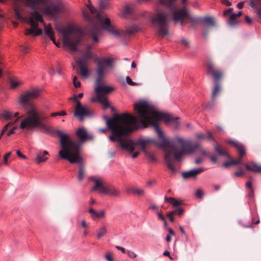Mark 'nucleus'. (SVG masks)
<instances>
[{"instance_id": "nucleus-25", "label": "nucleus", "mask_w": 261, "mask_h": 261, "mask_svg": "<svg viewBox=\"0 0 261 261\" xmlns=\"http://www.w3.org/2000/svg\"><path fill=\"white\" fill-rule=\"evenodd\" d=\"M44 27L45 34L50 38L52 41H55L54 33L50 25L44 24Z\"/></svg>"}, {"instance_id": "nucleus-62", "label": "nucleus", "mask_w": 261, "mask_h": 261, "mask_svg": "<svg viewBox=\"0 0 261 261\" xmlns=\"http://www.w3.org/2000/svg\"><path fill=\"white\" fill-rule=\"evenodd\" d=\"M28 48L27 46H23L22 49H21V51L24 53V54H26L28 52Z\"/></svg>"}, {"instance_id": "nucleus-44", "label": "nucleus", "mask_w": 261, "mask_h": 261, "mask_svg": "<svg viewBox=\"0 0 261 261\" xmlns=\"http://www.w3.org/2000/svg\"><path fill=\"white\" fill-rule=\"evenodd\" d=\"M126 253L127 254L128 256L130 258H136L137 256V254L135 252L131 251L130 250H127L126 251Z\"/></svg>"}, {"instance_id": "nucleus-22", "label": "nucleus", "mask_w": 261, "mask_h": 261, "mask_svg": "<svg viewBox=\"0 0 261 261\" xmlns=\"http://www.w3.org/2000/svg\"><path fill=\"white\" fill-rule=\"evenodd\" d=\"M175 0H160V2L161 4L166 6L168 8H169L171 10V11L173 15V8L176 10H178L177 9L176 6L175 5L174 2Z\"/></svg>"}, {"instance_id": "nucleus-59", "label": "nucleus", "mask_w": 261, "mask_h": 261, "mask_svg": "<svg viewBox=\"0 0 261 261\" xmlns=\"http://www.w3.org/2000/svg\"><path fill=\"white\" fill-rule=\"evenodd\" d=\"M231 165L230 161L229 162H226L223 164V166L225 167H229Z\"/></svg>"}, {"instance_id": "nucleus-47", "label": "nucleus", "mask_w": 261, "mask_h": 261, "mask_svg": "<svg viewBox=\"0 0 261 261\" xmlns=\"http://www.w3.org/2000/svg\"><path fill=\"white\" fill-rule=\"evenodd\" d=\"M246 187L250 189V191L253 193L254 191L252 187V183L250 181H248L246 184Z\"/></svg>"}, {"instance_id": "nucleus-23", "label": "nucleus", "mask_w": 261, "mask_h": 261, "mask_svg": "<svg viewBox=\"0 0 261 261\" xmlns=\"http://www.w3.org/2000/svg\"><path fill=\"white\" fill-rule=\"evenodd\" d=\"M165 201L166 202L171 203L174 208L179 207L180 205L182 204L181 201H179L173 197H165Z\"/></svg>"}, {"instance_id": "nucleus-53", "label": "nucleus", "mask_w": 261, "mask_h": 261, "mask_svg": "<svg viewBox=\"0 0 261 261\" xmlns=\"http://www.w3.org/2000/svg\"><path fill=\"white\" fill-rule=\"evenodd\" d=\"M245 19L246 22L248 24H251L252 22V19L251 18L249 17L248 15H246L245 17Z\"/></svg>"}, {"instance_id": "nucleus-7", "label": "nucleus", "mask_w": 261, "mask_h": 261, "mask_svg": "<svg viewBox=\"0 0 261 261\" xmlns=\"http://www.w3.org/2000/svg\"><path fill=\"white\" fill-rule=\"evenodd\" d=\"M64 38V44L72 51H77V45L82 39V30L75 27L68 25L65 28L58 30Z\"/></svg>"}, {"instance_id": "nucleus-33", "label": "nucleus", "mask_w": 261, "mask_h": 261, "mask_svg": "<svg viewBox=\"0 0 261 261\" xmlns=\"http://www.w3.org/2000/svg\"><path fill=\"white\" fill-rule=\"evenodd\" d=\"M110 0H100L99 2V6L100 10H103L107 9L109 6Z\"/></svg>"}, {"instance_id": "nucleus-41", "label": "nucleus", "mask_w": 261, "mask_h": 261, "mask_svg": "<svg viewBox=\"0 0 261 261\" xmlns=\"http://www.w3.org/2000/svg\"><path fill=\"white\" fill-rule=\"evenodd\" d=\"M15 121L12 122H9V123H8L7 124H6L3 128L1 132H3L4 133H5L8 129V127L10 126H11L12 125H13Z\"/></svg>"}, {"instance_id": "nucleus-64", "label": "nucleus", "mask_w": 261, "mask_h": 261, "mask_svg": "<svg viewBox=\"0 0 261 261\" xmlns=\"http://www.w3.org/2000/svg\"><path fill=\"white\" fill-rule=\"evenodd\" d=\"M139 152H134L132 153V156L133 158H137L139 155Z\"/></svg>"}, {"instance_id": "nucleus-58", "label": "nucleus", "mask_w": 261, "mask_h": 261, "mask_svg": "<svg viewBox=\"0 0 261 261\" xmlns=\"http://www.w3.org/2000/svg\"><path fill=\"white\" fill-rule=\"evenodd\" d=\"M202 162V159L201 158H197L195 160V163L196 164H199L201 163Z\"/></svg>"}, {"instance_id": "nucleus-30", "label": "nucleus", "mask_w": 261, "mask_h": 261, "mask_svg": "<svg viewBox=\"0 0 261 261\" xmlns=\"http://www.w3.org/2000/svg\"><path fill=\"white\" fill-rule=\"evenodd\" d=\"M215 151L221 156H228L227 152L222 149L221 147L218 145L215 146Z\"/></svg>"}, {"instance_id": "nucleus-45", "label": "nucleus", "mask_w": 261, "mask_h": 261, "mask_svg": "<svg viewBox=\"0 0 261 261\" xmlns=\"http://www.w3.org/2000/svg\"><path fill=\"white\" fill-rule=\"evenodd\" d=\"M11 153L12 152L10 151V152H8L7 153H6L4 157V164H8V158L11 155Z\"/></svg>"}, {"instance_id": "nucleus-60", "label": "nucleus", "mask_w": 261, "mask_h": 261, "mask_svg": "<svg viewBox=\"0 0 261 261\" xmlns=\"http://www.w3.org/2000/svg\"><path fill=\"white\" fill-rule=\"evenodd\" d=\"M206 137H207L208 139H210V140L213 139V135H212V133L210 132H208L207 133V136H206Z\"/></svg>"}, {"instance_id": "nucleus-15", "label": "nucleus", "mask_w": 261, "mask_h": 261, "mask_svg": "<svg viewBox=\"0 0 261 261\" xmlns=\"http://www.w3.org/2000/svg\"><path fill=\"white\" fill-rule=\"evenodd\" d=\"M249 5L255 10L258 18L261 20V0H249Z\"/></svg>"}, {"instance_id": "nucleus-19", "label": "nucleus", "mask_w": 261, "mask_h": 261, "mask_svg": "<svg viewBox=\"0 0 261 261\" xmlns=\"http://www.w3.org/2000/svg\"><path fill=\"white\" fill-rule=\"evenodd\" d=\"M91 101L92 102H99L102 105L104 109H106L110 107L107 98L105 97H92Z\"/></svg>"}, {"instance_id": "nucleus-20", "label": "nucleus", "mask_w": 261, "mask_h": 261, "mask_svg": "<svg viewBox=\"0 0 261 261\" xmlns=\"http://www.w3.org/2000/svg\"><path fill=\"white\" fill-rule=\"evenodd\" d=\"M79 67L80 74L83 77H87L90 74L88 65L84 64L76 63Z\"/></svg>"}, {"instance_id": "nucleus-27", "label": "nucleus", "mask_w": 261, "mask_h": 261, "mask_svg": "<svg viewBox=\"0 0 261 261\" xmlns=\"http://www.w3.org/2000/svg\"><path fill=\"white\" fill-rule=\"evenodd\" d=\"M108 230L105 226L100 227L97 230L96 238L97 239H100L101 238L105 236L107 233Z\"/></svg>"}, {"instance_id": "nucleus-54", "label": "nucleus", "mask_w": 261, "mask_h": 261, "mask_svg": "<svg viewBox=\"0 0 261 261\" xmlns=\"http://www.w3.org/2000/svg\"><path fill=\"white\" fill-rule=\"evenodd\" d=\"M181 43L182 45L186 46L189 45V41L186 39H182L181 41Z\"/></svg>"}, {"instance_id": "nucleus-12", "label": "nucleus", "mask_w": 261, "mask_h": 261, "mask_svg": "<svg viewBox=\"0 0 261 261\" xmlns=\"http://www.w3.org/2000/svg\"><path fill=\"white\" fill-rule=\"evenodd\" d=\"M206 74L212 76L215 81H219L223 76L222 71L210 60L206 62Z\"/></svg>"}, {"instance_id": "nucleus-9", "label": "nucleus", "mask_w": 261, "mask_h": 261, "mask_svg": "<svg viewBox=\"0 0 261 261\" xmlns=\"http://www.w3.org/2000/svg\"><path fill=\"white\" fill-rule=\"evenodd\" d=\"M170 14L166 11H158L152 18V23L157 28V34L163 38L169 35Z\"/></svg>"}, {"instance_id": "nucleus-42", "label": "nucleus", "mask_w": 261, "mask_h": 261, "mask_svg": "<svg viewBox=\"0 0 261 261\" xmlns=\"http://www.w3.org/2000/svg\"><path fill=\"white\" fill-rule=\"evenodd\" d=\"M242 158L239 156V159L237 160H232L230 161L231 165H237L242 163Z\"/></svg>"}, {"instance_id": "nucleus-14", "label": "nucleus", "mask_w": 261, "mask_h": 261, "mask_svg": "<svg viewBox=\"0 0 261 261\" xmlns=\"http://www.w3.org/2000/svg\"><path fill=\"white\" fill-rule=\"evenodd\" d=\"M97 58H95L94 54L91 51H87L85 54L82 55L80 59L75 61L76 63H82L87 65L88 61L90 59H94L97 62L96 59Z\"/></svg>"}, {"instance_id": "nucleus-56", "label": "nucleus", "mask_w": 261, "mask_h": 261, "mask_svg": "<svg viewBox=\"0 0 261 261\" xmlns=\"http://www.w3.org/2000/svg\"><path fill=\"white\" fill-rule=\"evenodd\" d=\"M245 2H246V1H243V2H240L239 3H238L237 4V7L239 9H242L243 7L244 3Z\"/></svg>"}, {"instance_id": "nucleus-63", "label": "nucleus", "mask_w": 261, "mask_h": 261, "mask_svg": "<svg viewBox=\"0 0 261 261\" xmlns=\"http://www.w3.org/2000/svg\"><path fill=\"white\" fill-rule=\"evenodd\" d=\"M168 231H169V234H170V236H174L175 235V233L174 232V231L170 228H168Z\"/></svg>"}, {"instance_id": "nucleus-46", "label": "nucleus", "mask_w": 261, "mask_h": 261, "mask_svg": "<svg viewBox=\"0 0 261 261\" xmlns=\"http://www.w3.org/2000/svg\"><path fill=\"white\" fill-rule=\"evenodd\" d=\"M173 215V212H168L167 214V216L169 218L170 221L172 222L174 221V218Z\"/></svg>"}, {"instance_id": "nucleus-36", "label": "nucleus", "mask_w": 261, "mask_h": 261, "mask_svg": "<svg viewBox=\"0 0 261 261\" xmlns=\"http://www.w3.org/2000/svg\"><path fill=\"white\" fill-rule=\"evenodd\" d=\"M14 15L17 19L20 20H22L23 19V18L21 14V13L20 12L18 9L17 8H15L14 9Z\"/></svg>"}, {"instance_id": "nucleus-43", "label": "nucleus", "mask_w": 261, "mask_h": 261, "mask_svg": "<svg viewBox=\"0 0 261 261\" xmlns=\"http://www.w3.org/2000/svg\"><path fill=\"white\" fill-rule=\"evenodd\" d=\"M77 77L74 76L73 79V84L75 88H79L81 86V83L79 81H77Z\"/></svg>"}, {"instance_id": "nucleus-18", "label": "nucleus", "mask_w": 261, "mask_h": 261, "mask_svg": "<svg viewBox=\"0 0 261 261\" xmlns=\"http://www.w3.org/2000/svg\"><path fill=\"white\" fill-rule=\"evenodd\" d=\"M89 213L91 215V217L93 219H101L105 217V211L104 210H100L98 212L94 211L92 207L89 210Z\"/></svg>"}, {"instance_id": "nucleus-4", "label": "nucleus", "mask_w": 261, "mask_h": 261, "mask_svg": "<svg viewBox=\"0 0 261 261\" xmlns=\"http://www.w3.org/2000/svg\"><path fill=\"white\" fill-rule=\"evenodd\" d=\"M54 132L59 137L61 149L58 152L60 159L69 162L79 163L81 161V148L83 143L91 139L87 130L83 128H79L76 132L78 141L71 140L70 137L61 130H55Z\"/></svg>"}, {"instance_id": "nucleus-61", "label": "nucleus", "mask_w": 261, "mask_h": 261, "mask_svg": "<svg viewBox=\"0 0 261 261\" xmlns=\"http://www.w3.org/2000/svg\"><path fill=\"white\" fill-rule=\"evenodd\" d=\"M157 215L162 220H164L165 218V217L162 215V213L157 212Z\"/></svg>"}, {"instance_id": "nucleus-24", "label": "nucleus", "mask_w": 261, "mask_h": 261, "mask_svg": "<svg viewBox=\"0 0 261 261\" xmlns=\"http://www.w3.org/2000/svg\"><path fill=\"white\" fill-rule=\"evenodd\" d=\"M134 12V7L133 5H127L124 7L123 15L126 17H130Z\"/></svg>"}, {"instance_id": "nucleus-28", "label": "nucleus", "mask_w": 261, "mask_h": 261, "mask_svg": "<svg viewBox=\"0 0 261 261\" xmlns=\"http://www.w3.org/2000/svg\"><path fill=\"white\" fill-rule=\"evenodd\" d=\"M221 90V85L219 83V81H215V87L213 89L212 94V98L214 99L215 97L217 96L218 94Z\"/></svg>"}, {"instance_id": "nucleus-55", "label": "nucleus", "mask_w": 261, "mask_h": 261, "mask_svg": "<svg viewBox=\"0 0 261 261\" xmlns=\"http://www.w3.org/2000/svg\"><path fill=\"white\" fill-rule=\"evenodd\" d=\"M116 248L118 250L121 251L123 253H126V251H125V249L124 248L120 247V246H116Z\"/></svg>"}, {"instance_id": "nucleus-5", "label": "nucleus", "mask_w": 261, "mask_h": 261, "mask_svg": "<svg viewBox=\"0 0 261 261\" xmlns=\"http://www.w3.org/2000/svg\"><path fill=\"white\" fill-rule=\"evenodd\" d=\"M39 89H35L21 95L19 98L20 104L24 108L27 116L21 121L20 124L21 129H32L39 128L47 133L51 130L41 121V116L35 106L31 102L32 100L38 98L40 94Z\"/></svg>"}, {"instance_id": "nucleus-32", "label": "nucleus", "mask_w": 261, "mask_h": 261, "mask_svg": "<svg viewBox=\"0 0 261 261\" xmlns=\"http://www.w3.org/2000/svg\"><path fill=\"white\" fill-rule=\"evenodd\" d=\"M130 191L133 194L139 196H143L144 194V191L142 189L132 188Z\"/></svg>"}, {"instance_id": "nucleus-17", "label": "nucleus", "mask_w": 261, "mask_h": 261, "mask_svg": "<svg viewBox=\"0 0 261 261\" xmlns=\"http://www.w3.org/2000/svg\"><path fill=\"white\" fill-rule=\"evenodd\" d=\"M228 143L233 145L237 149L239 153V156L241 158H243V156L245 154L246 152L245 148L242 144L231 140L228 141Z\"/></svg>"}, {"instance_id": "nucleus-50", "label": "nucleus", "mask_w": 261, "mask_h": 261, "mask_svg": "<svg viewBox=\"0 0 261 261\" xmlns=\"http://www.w3.org/2000/svg\"><path fill=\"white\" fill-rule=\"evenodd\" d=\"M196 136L198 139H204L206 137V136L202 133H198L196 135Z\"/></svg>"}, {"instance_id": "nucleus-21", "label": "nucleus", "mask_w": 261, "mask_h": 261, "mask_svg": "<svg viewBox=\"0 0 261 261\" xmlns=\"http://www.w3.org/2000/svg\"><path fill=\"white\" fill-rule=\"evenodd\" d=\"M245 166L247 170L251 171L254 173H261V166L254 163L245 164Z\"/></svg>"}, {"instance_id": "nucleus-10", "label": "nucleus", "mask_w": 261, "mask_h": 261, "mask_svg": "<svg viewBox=\"0 0 261 261\" xmlns=\"http://www.w3.org/2000/svg\"><path fill=\"white\" fill-rule=\"evenodd\" d=\"M89 180L95 183L94 186L92 188V191L100 190L103 194L114 197H119L121 193L120 190L110 185H105L102 178L90 176Z\"/></svg>"}, {"instance_id": "nucleus-39", "label": "nucleus", "mask_w": 261, "mask_h": 261, "mask_svg": "<svg viewBox=\"0 0 261 261\" xmlns=\"http://www.w3.org/2000/svg\"><path fill=\"white\" fill-rule=\"evenodd\" d=\"M66 115V112L64 111H62L60 112H55V113H52L50 114V116L51 117H55L57 116H65Z\"/></svg>"}, {"instance_id": "nucleus-16", "label": "nucleus", "mask_w": 261, "mask_h": 261, "mask_svg": "<svg viewBox=\"0 0 261 261\" xmlns=\"http://www.w3.org/2000/svg\"><path fill=\"white\" fill-rule=\"evenodd\" d=\"M203 169L202 168L197 169H193L182 173V176L184 179H188L189 178H195L198 174L202 172Z\"/></svg>"}, {"instance_id": "nucleus-49", "label": "nucleus", "mask_w": 261, "mask_h": 261, "mask_svg": "<svg viewBox=\"0 0 261 261\" xmlns=\"http://www.w3.org/2000/svg\"><path fill=\"white\" fill-rule=\"evenodd\" d=\"M244 174V171L241 169L236 172L234 173V174L236 176H241L243 175Z\"/></svg>"}, {"instance_id": "nucleus-8", "label": "nucleus", "mask_w": 261, "mask_h": 261, "mask_svg": "<svg viewBox=\"0 0 261 261\" xmlns=\"http://www.w3.org/2000/svg\"><path fill=\"white\" fill-rule=\"evenodd\" d=\"M173 20L174 22H179L183 23L184 20L189 19L192 23L199 22L203 25L209 27H216L217 23L215 18L212 16L203 17H194L190 15L185 8L176 10L173 8Z\"/></svg>"}, {"instance_id": "nucleus-40", "label": "nucleus", "mask_w": 261, "mask_h": 261, "mask_svg": "<svg viewBox=\"0 0 261 261\" xmlns=\"http://www.w3.org/2000/svg\"><path fill=\"white\" fill-rule=\"evenodd\" d=\"M126 83L129 85L133 86L138 85V84H137V83H136L135 82H133L129 76H127L126 77Z\"/></svg>"}, {"instance_id": "nucleus-35", "label": "nucleus", "mask_w": 261, "mask_h": 261, "mask_svg": "<svg viewBox=\"0 0 261 261\" xmlns=\"http://www.w3.org/2000/svg\"><path fill=\"white\" fill-rule=\"evenodd\" d=\"M2 116L7 120H10L12 118V113L7 111H4L2 113Z\"/></svg>"}, {"instance_id": "nucleus-48", "label": "nucleus", "mask_w": 261, "mask_h": 261, "mask_svg": "<svg viewBox=\"0 0 261 261\" xmlns=\"http://www.w3.org/2000/svg\"><path fill=\"white\" fill-rule=\"evenodd\" d=\"M16 154L19 157V158H22V159H27V156L24 155H23L21 152L20 150H17L16 151Z\"/></svg>"}, {"instance_id": "nucleus-37", "label": "nucleus", "mask_w": 261, "mask_h": 261, "mask_svg": "<svg viewBox=\"0 0 261 261\" xmlns=\"http://www.w3.org/2000/svg\"><path fill=\"white\" fill-rule=\"evenodd\" d=\"M195 195L198 198H202L204 194L201 189H198L195 192Z\"/></svg>"}, {"instance_id": "nucleus-2", "label": "nucleus", "mask_w": 261, "mask_h": 261, "mask_svg": "<svg viewBox=\"0 0 261 261\" xmlns=\"http://www.w3.org/2000/svg\"><path fill=\"white\" fill-rule=\"evenodd\" d=\"M24 4L32 10L31 16L27 22L31 28L25 29L24 34L34 37L42 33L38 24L39 22H43L40 13L48 16L56 17L63 8L62 3L53 0H25Z\"/></svg>"}, {"instance_id": "nucleus-3", "label": "nucleus", "mask_w": 261, "mask_h": 261, "mask_svg": "<svg viewBox=\"0 0 261 261\" xmlns=\"http://www.w3.org/2000/svg\"><path fill=\"white\" fill-rule=\"evenodd\" d=\"M88 8L90 14L84 12L83 14L85 18L90 23V27L88 32L94 42L99 41L98 37L103 30L108 31L114 36H120L124 38L134 35L140 30V28L138 26L132 25L127 27L125 30L119 31L115 29L111 24L110 19L105 17L101 12H98L92 5L88 6Z\"/></svg>"}, {"instance_id": "nucleus-52", "label": "nucleus", "mask_w": 261, "mask_h": 261, "mask_svg": "<svg viewBox=\"0 0 261 261\" xmlns=\"http://www.w3.org/2000/svg\"><path fill=\"white\" fill-rule=\"evenodd\" d=\"M232 11H233V8H229V9H228L227 10H225L223 14L225 16H227L229 13H231Z\"/></svg>"}, {"instance_id": "nucleus-26", "label": "nucleus", "mask_w": 261, "mask_h": 261, "mask_svg": "<svg viewBox=\"0 0 261 261\" xmlns=\"http://www.w3.org/2000/svg\"><path fill=\"white\" fill-rule=\"evenodd\" d=\"M48 154V151L44 150L43 154H38L36 158V161L37 164H40L41 162H44L48 159L46 155Z\"/></svg>"}, {"instance_id": "nucleus-38", "label": "nucleus", "mask_w": 261, "mask_h": 261, "mask_svg": "<svg viewBox=\"0 0 261 261\" xmlns=\"http://www.w3.org/2000/svg\"><path fill=\"white\" fill-rule=\"evenodd\" d=\"M105 257L107 261H114L112 256V253L110 252L106 253Z\"/></svg>"}, {"instance_id": "nucleus-11", "label": "nucleus", "mask_w": 261, "mask_h": 261, "mask_svg": "<svg viewBox=\"0 0 261 261\" xmlns=\"http://www.w3.org/2000/svg\"><path fill=\"white\" fill-rule=\"evenodd\" d=\"M93 114L92 110L87 106H83L80 101H77L73 113L74 117H76L80 121H83L85 118L90 117Z\"/></svg>"}, {"instance_id": "nucleus-13", "label": "nucleus", "mask_w": 261, "mask_h": 261, "mask_svg": "<svg viewBox=\"0 0 261 261\" xmlns=\"http://www.w3.org/2000/svg\"><path fill=\"white\" fill-rule=\"evenodd\" d=\"M83 158L81 154V161L79 163L69 162L71 164H76L79 165L77 178L79 182H81L86 176V169L83 164Z\"/></svg>"}, {"instance_id": "nucleus-1", "label": "nucleus", "mask_w": 261, "mask_h": 261, "mask_svg": "<svg viewBox=\"0 0 261 261\" xmlns=\"http://www.w3.org/2000/svg\"><path fill=\"white\" fill-rule=\"evenodd\" d=\"M134 108L138 117L127 113L115 114L112 118L104 116L107 128L112 134L109 136V139L112 142L118 141L123 149L133 152L135 150L133 141L124 137L139 128H145L150 125L153 126L161 141L159 142L153 139L144 138L138 140L137 144L140 146L142 150L152 162L155 161L156 158L147 150V146L150 143L159 147L167 146L164 155L167 167L172 172L176 173L177 169L175 167V162H180L185 154H191L196 149H199V144L192 145L190 141L179 137H175L169 143L159 127L158 121L164 120L166 123L174 122V127L178 129L179 127L178 121L179 118L158 112L153 106L145 100H140L135 103Z\"/></svg>"}, {"instance_id": "nucleus-57", "label": "nucleus", "mask_w": 261, "mask_h": 261, "mask_svg": "<svg viewBox=\"0 0 261 261\" xmlns=\"http://www.w3.org/2000/svg\"><path fill=\"white\" fill-rule=\"evenodd\" d=\"M81 224V226L83 228H86V227H87L88 226L87 222H86V221L85 220H82Z\"/></svg>"}, {"instance_id": "nucleus-6", "label": "nucleus", "mask_w": 261, "mask_h": 261, "mask_svg": "<svg viewBox=\"0 0 261 261\" xmlns=\"http://www.w3.org/2000/svg\"><path fill=\"white\" fill-rule=\"evenodd\" d=\"M97 67L96 70L97 77L95 81V92L96 95L93 97H105V94H108L114 90L111 87L103 85V78L106 73V69L113 67L114 62L111 58H96Z\"/></svg>"}, {"instance_id": "nucleus-29", "label": "nucleus", "mask_w": 261, "mask_h": 261, "mask_svg": "<svg viewBox=\"0 0 261 261\" xmlns=\"http://www.w3.org/2000/svg\"><path fill=\"white\" fill-rule=\"evenodd\" d=\"M9 82L11 88L13 89L17 88L21 84V82L20 81L14 79H10Z\"/></svg>"}, {"instance_id": "nucleus-31", "label": "nucleus", "mask_w": 261, "mask_h": 261, "mask_svg": "<svg viewBox=\"0 0 261 261\" xmlns=\"http://www.w3.org/2000/svg\"><path fill=\"white\" fill-rule=\"evenodd\" d=\"M228 23L231 26H234L238 24L236 14L232 13L230 15L228 20Z\"/></svg>"}, {"instance_id": "nucleus-51", "label": "nucleus", "mask_w": 261, "mask_h": 261, "mask_svg": "<svg viewBox=\"0 0 261 261\" xmlns=\"http://www.w3.org/2000/svg\"><path fill=\"white\" fill-rule=\"evenodd\" d=\"M221 3L225 5L230 6L231 5V3L228 0H221Z\"/></svg>"}, {"instance_id": "nucleus-34", "label": "nucleus", "mask_w": 261, "mask_h": 261, "mask_svg": "<svg viewBox=\"0 0 261 261\" xmlns=\"http://www.w3.org/2000/svg\"><path fill=\"white\" fill-rule=\"evenodd\" d=\"M173 212V215L177 214L179 216H181L184 213V210L180 206L174 208V210L170 211Z\"/></svg>"}]
</instances>
